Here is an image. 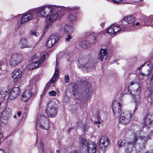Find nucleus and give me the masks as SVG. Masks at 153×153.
<instances>
[{
  "label": "nucleus",
  "mask_w": 153,
  "mask_h": 153,
  "mask_svg": "<svg viewBox=\"0 0 153 153\" xmlns=\"http://www.w3.org/2000/svg\"><path fill=\"white\" fill-rule=\"evenodd\" d=\"M57 105L53 101H50L48 104L46 109V113L48 117L51 118L55 117L57 114Z\"/></svg>",
  "instance_id": "f257e3e1"
},
{
  "label": "nucleus",
  "mask_w": 153,
  "mask_h": 153,
  "mask_svg": "<svg viewBox=\"0 0 153 153\" xmlns=\"http://www.w3.org/2000/svg\"><path fill=\"white\" fill-rule=\"evenodd\" d=\"M50 123L47 117L42 115L38 116L36 123V127H40L45 130H48L50 126Z\"/></svg>",
  "instance_id": "f03ea898"
},
{
  "label": "nucleus",
  "mask_w": 153,
  "mask_h": 153,
  "mask_svg": "<svg viewBox=\"0 0 153 153\" xmlns=\"http://www.w3.org/2000/svg\"><path fill=\"white\" fill-rule=\"evenodd\" d=\"M52 10V6L46 5L37 8L33 10V12L37 15L39 14L42 16L46 17Z\"/></svg>",
  "instance_id": "7ed1b4c3"
},
{
  "label": "nucleus",
  "mask_w": 153,
  "mask_h": 153,
  "mask_svg": "<svg viewBox=\"0 0 153 153\" xmlns=\"http://www.w3.org/2000/svg\"><path fill=\"white\" fill-rule=\"evenodd\" d=\"M23 60V56L19 53H13L11 56L9 61L11 66L14 67L20 64Z\"/></svg>",
  "instance_id": "20e7f679"
},
{
  "label": "nucleus",
  "mask_w": 153,
  "mask_h": 153,
  "mask_svg": "<svg viewBox=\"0 0 153 153\" xmlns=\"http://www.w3.org/2000/svg\"><path fill=\"white\" fill-rule=\"evenodd\" d=\"M138 140L137 136L135 135L131 136L129 141L126 143L125 151L126 153H131L134 148L139 149L136 146Z\"/></svg>",
  "instance_id": "39448f33"
},
{
  "label": "nucleus",
  "mask_w": 153,
  "mask_h": 153,
  "mask_svg": "<svg viewBox=\"0 0 153 153\" xmlns=\"http://www.w3.org/2000/svg\"><path fill=\"white\" fill-rule=\"evenodd\" d=\"M137 85L138 86V88L136 90L131 91V92L133 98L135 103V106L133 111V113L137 110V104L139 102L140 98V93L141 89V87L140 84H138Z\"/></svg>",
  "instance_id": "423d86ee"
},
{
  "label": "nucleus",
  "mask_w": 153,
  "mask_h": 153,
  "mask_svg": "<svg viewBox=\"0 0 153 153\" xmlns=\"http://www.w3.org/2000/svg\"><path fill=\"white\" fill-rule=\"evenodd\" d=\"M132 114L131 111H125L122 112L120 118V123L123 125L127 124L130 120Z\"/></svg>",
  "instance_id": "0eeeda50"
},
{
  "label": "nucleus",
  "mask_w": 153,
  "mask_h": 153,
  "mask_svg": "<svg viewBox=\"0 0 153 153\" xmlns=\"http://www.w3.org/2000/svg\"><path fill=\"white\" fill-rule=\"evenodd\" d=\"M108 140L106 137H102L99 142V152L103 153L106 150V146L108 144Z\"/></svg>",
  "instance_id": "6e6552de"
},
{
  "label": "nucleus",
  "mask_w": 153,
  "mask_h": 153,
  "mask_svg": "<svg viewBox=\"0 0 153 153\" xmlns=\"http://www.w3.org/2000/svg\"><path fill=\"white\" fill-rule=\"evenodd\" d=\"M45 55L44 54L42 56L40 59L37 61L32 62L29 65L28 68L29 70H32L33 69L37 68L44 61L45 59Z\"/></svg>",
  "instance_id": "1a4fd4ad"
},
{
  "label": "nucleus",
  "mask_w": 153,
  "mask_h": 153,
  "mask_svg": "<svg viewBox=\"0 0 153 153\" xmlns=\"http://www.w3.org/2000/svg\"><path fill=\"white\" fill-rule=\"evenodd\" d=\"M121 30H123L120 26L112 25L107 29V33L110 35H115L117 33L120 31ZM123 30H124L123 29Z\"/></svg>",
  "instance_id": "9d476101"
},
{
  "label": "nucleus",
  "mask_w": 153,
  "mask_h": 153,
  "mask_svg": "<svg viewBox=\"0 0 153 153\" xmlns=\"http://www.w3.org/2000/svg\"><path fill=\"white\" fill-rule=\"evenodd\" d=\"M22 75V72L20 69H15L12 72V76L14 82H17L21 78Z\"/></svg>",
  "instance_id": "9b49d317"
},
{
  "label": "nucleus",
  "mask_w": 153,
  "mask_h": 153,
  "mask_svg": "<svg viewBox=\"0 0 153 153\" xmlns=\"http://www.w3.org/2000/svg\"><path fill=\"white\" fill-rule=\"evenodd\" d=\"M20 93V89L19 87H14L12 88L9 92L8 100H13L19 95Z\"/></svg>",
  "instance_id": "f8f14e48"
},
{
  "label": "nucleus",
  "mask_w": 153,
  "mask_h": 153,
  "mask_svg": "<svg viewBox=\"0 0 153 153\" xmlns=\"http://www.w3.org/2000/svg\"><path fill=\"white\" fill-rule=\"evenodd\" d=\"M112 109L114 114L120 113L121 110V105L120 103L116 100L114 101L112 103Z\"/></svg>",
  "instance_id": "ddd939ff"
},
{
  "label": "nucleus",
  "mask_w": 153,
  "mask_h": 153,
  "mask_svg": "<svg viewBox=\"0 0 153 153\" xmlns=\"http://www.w3.org/2000/svg\"><path fill=\"white\" fill-rule=\"evenodd\" d=\"M32 93L30 89L24 90L21 94V100L24 102L27 101L31 97Z\"/></svg>",
  "instance_id": "4468645a"
},
{
  "label": "nucleus",
  "mask_w": 153,
  "mask_h": 153,
  "mask_svg": "<svg viewBox=\"0 0 153 153\" xmlns=\"http://www.w3.org/2000/svg\"><path fill=\"white\" fill-rule=\"evenodd\" d=\"M11 112V110L10 109L6 108L1 114V118L4 120H8L10 117Z\"/></svg>",
  "instance_id": "2eb2a0df"
},
{
  "label": "nucleus",
  "mask_w": 153,
  "mask_h": 153,
  "mask_svg": "<svg viewBox=\"0 0 153 153\" xmlns=\"http://www.w3.org/2000/svg\"><path fill=\"white\" fill-rule=\"evenodd\" d=\"M87 152L88 153H95L96 150L97 145L92 142H88L86 146Z\"/></svg>",
  "instance_id": "dca6fc26"
},
{
  "label": "nucleus",
  "mask_w": 153,
  "mask_h": 153,
  "mask_svg": "<svg viewBox=\"0 0 153 153\" xmlns=\"http://www.w3.org/2000/svg\"><path fill=\"white\" fill-rule=\"evenodd\" d=\"M33 15L30 13H26L23 15L20 19L21 24H23L31 20L33 18Z\"/></svg>",
  "instance_id": "f3484780"
},
{
  "label": "nucleus",
  "mask_w": 153,
  "mask_h": 153,
  "mask_svg": "<svg viewBox=\"0 0 153 153\" xmlns=\"http://www.w3.org/2000/svg\"><path fill=\"white\" fill-rule=\"evenodd\" d=\"M145 124L147 126L150 127L153 123V113L149 114L145 117Z\"/></svg>",
  "instance_id": "a211bd4d"
},
{
  "label": "nucleus",
  "mask_w": 153,
  "mask_h": 153,
  "mask_svg": "<svg viewBox=\"0 0 153 153\" xmlns=\"http://www.w3.org/2000/svg\"><path fill=\"white\" fill-rule=\"evenodd\" d=\"M48 16V20L51 22H53L59 19L60 17V16H59L57 13L53 12L52 9Z\"/></svg>",
  "instance_id": "6ab92c4d"
},
{
  "label": "nucleus",
  "mask_w": 153,
  "mask_h": 153,
  "mask_svg": "<svg viewBox=\"0 0 153 153\" xmlns=\"http://www.w3.org/2000/svg\"><path fill=\"white\" fill-rule=\"evenodd\" d=\"M145 66L147 71H146V75H148L151 72L152 68V65L149 62H146L144 63L143 65H141L139 68H138V69L140 71V70L144 66Z\"/></svg>",
  "instance_id": "aec40b11"
},
{
  "label": "nucleus",
  "mask_w": 153,
  "mask_h": 153,
  "mask_svg": "<svg viewBox=\"0 0 153 153\" xmlns=\"http://www.w3.org/2000/svg\"><path fill=\"white\" fill-rule=\"evenodd\" d=\"M57 63L56 62L53 76L51 79L50 81L47 83V85H48V87L50 86L51 83H53L55 82V81L56 79L58 78L59 71L58 68H57Z\"/></svg>",
  "instance_id": "412c9836"
},
{
  "label": "nucleus",
  "mask_w": 153,
  "mask_h": 153,
  "mask_svg": "<svg viewBox=\"0 0 153 153\" xmlns=\"http://www.w3.org/2000/svg\"><path fill=\"white\" fill-rule=\"evenodd\" d=\"M78 62L79 64L78 66L80 68H87L90 67V63L87 62V61L85 59H80L79 60Z\"/></svg>",
  "instance_id": "4be33fe9"
},
{
  "label": "nucleus",
  "mask_w": 153,
  "mask_h": 153,
  "mask_svg": "<svg viewBox=\"0 0 153 153\" xmlns=\"http://www.w3.org/2000/svg\"><path fill=\"white\" fill-rule=\"evenodd\" d=\"M99 57L101 61L106 59L107 57V53L106 50L102 49L100 50Z\"/></svg>",
  "instance_id": "5701e85b"
},
{
  "label": "nucleus",
  "mask_w": 153,
  "mask_h": 153,
  "mask_svg": "<svg viewBox=\"0 0 153 153\" xmlns=\"http://www.w3.org/2000/svg\"><path fill=\"white\" fill-rule=\"evenodd\" d=\"M142 141V143L139 144V147L140 149L143 148L145 147L144 143H143L145 142L146 140L148 139H150V138L148 136H144L140 135L138 137Z\"/></svg>",
  "instance_id": "b1692460"
},
{
  "label": "nucleus",
  "mask_w": 153,
  "mask_h": 153,
  "mask_svg": "<svg viewBox=\"0 0 153 153\" xmlns=\"http://www.w3.org/2000/svg\"><path fill=\"white\" fill-rule=\"evenodd\" d=\"M123 20L129 24H132L134 22L135 18L133 16L129 15L124 17Z\"/></svg>",
  "instance_id": "393cba45"
},
{
  "label": "nucleus",
  "mask_w": 153,
  "mask_h": 153,
  "mask_svg": "<svg viewBox=\"0 0 153 153\" xmlns=\"http://www.w3.org/2000/svg\"><path fill=\"white\" fill-rule=\"evenodd\" d=\"M72 94L75 96H77L79 94V89L77 85L76 84H73L72 85Z\"/></svg>",
  "instance_id": "a878e982"
},
{
  "label": "nucleus",
  "mask_w": 153,
  "mask_h": 153,
  "mask_svg": "<svg viewBox=\"0 0 153 153\" xmlns=\"http://www.w3.org/2000/svg\"><path fill=\"white\" fill-rule=\"evenodd\" d=\"M79 46L81 49H85L90 47V45L87 41H84L79 43Z\"/></svg>",
  "instance_id": "bb28decb"
},
{
  "label": "nucleus",
  "mask_w": 153,
  "mask_h": 153,
  "mask_svg": "<svg viewBox=\"0 0 153 153\" xmlns=\"http://www.w3.org/2000/svg\"><path fill=\"white\" fill-rule=\"evenodd\" d=\"M19 45L21 48H25L29 47L27 42L25 39H22L20 41Z\"/></svg>",
  "instance_id": "cd10ccee"
},
{
  "label": "nucleus",
  "mask_w": 153,
  "mask_h": 153,
  "mask_svg": "<svg viewBox=\"0 0 153 153\" xmlns=\"http://www.w3.org/2000/svg\"><path fill=\"white\" fill-rule=\"evenodd\" d=\"M59 37V36L58 34H55L50 36L49 37V39H50L53 43L54 44L57 42Z\"/></svg>",
  "instance_id": "c85d7f7f"
},
{
  "label": "nucleus",
  "mask_w": 153,
  "mask_h": 153,
  "mask_svg": "<svg viewBox=\"0 0 153 153\" xmlns=\"http://www.w3.org/2000/svg\"><path fill=\"white\" fill-rule=\"evenodd\" d=\"M74 30V27L73 26L70 25H66L64 28L63 29V30H64L65 32L69 33H72Z\"/></svg>",
  "instance_id": "c756f323"
},
{
  "label": "nucleus",
  "mask_w": 153,
  "mask_h": 153,
  "mask_svg": "<svg viewBox=\"0 0 153 153\" xmlns=\"http://www.w3.org/2000/svg\"><path fill=\"white\" fill-rule=\"evenodd\" d=\"M94 33L91 31L88 32L86 33V36H92V39L94 40L93 41V43H94L98 41V40L96 36L94 35Z\"/></svg>",
  "instance_id": "7c9ffc66"
},
{
  "label": "nucleus",
  "mask_w": 153,
  "mask_h": 153,
  "mask_svg": "<svg viewBox=\"0 0 153 153\" xmlns=\"http://www.w3.org/2000/svg\"><path fill=\"white\" fill-rule=\"evenodd\" d=\"M85 83H86L85 84V91L86 94H87V96H88H88H89V95L90 93V89H91V86L89 84L87 83V82H86Z\"/></svg>",
  "instance_id": "2f4dec72"
},
{
  "label": "nucleus",
  "mask_w": 153,
  "mask_h": 153,
  "mask_svg": "<svg viewBox=\"0 0 153 153\" xmlns=\"http://www.w3.org/2000/svg\"><path fill=\"white\" fill-rule=\"evenodd\" d=\"M79 140L80 143L83 147L86 146L88 142L83 137H80Z\"/></svg>",
  "instance_id": "473e14b6"
},
{
  "label": "nucleus",
  "mask_w": 153,
  "mask_h": 153,
  "mask_svg": "<svg viewBox=\"0 0 153 153\" xmlns=\"http://www.w3.org/2000/svg\"><path fill=\"white\" fill-rule=\"evenodd\" d=\"M76 18V14L75 13L70 14L68 16V19L70 21H75Z\"/></svg>",
  "instance_id": "72a5a7b5"
},
{
  "label": "nucleus",
  "mask_w": 153,
  "mask_h": 153,
  "mask_svg": "<svg viewBox=\"0 0 153 153\" xmlns=\"http://www.w3.org/2000/svg\"><path fill=\"white\" fill-rule=\"evenodd\" d=\"M114 3L119 4L121 3L123 4H130L128 2L123 1V0H111Z\"/></svg>",
  "instance_id": "f704fd0d"
},
{
  "label": "nucleus",
  "mask_w": 153,
  "mask_h": 153,
  "mask_svg": "<svg viewBox=\"0 0 153 153\" xmlns=\"http://www.w3.org/2000/svg\"><path fill=\"white\" fill-rule=\"evenodd\" d=\"M54 44L51 41L50 39H48L46 43V45L48 48H49L52 47Z\"/></svg>",
  "instance_id": "c9c22d12"
},
{
  "label": "nucleus",
  "mask_w": 153,
  "mask_h": 153,
  "mask_svg": "<svg viewBox=\"0 0 153 153\" xmlns=\"http://www.w3.org/2000/svg\"><path fill=\"white\" fill-rule=\"evenodd\" d=\"M148 21L150 22L149 25L153 28V15L150 16Z\"/></svg>",
  "instance_id": "e433bc0d"
},
{
  "label": "nucleus",
  "mask_w": 153,
  "mask_h": 153,
  "mask_svg": "<svg viewBox=\"0 0 153 153\" xmlns=\"http://www.w3.org/2000/svg\"><path fill=\"white\" fill-rule=\"evenodd\" d=\"M39 150L42 153L44 152V146L43 143L41 142L40 143V146L38 148Z\"/></svg>",
  "instance_id": "4c0bfd02"
},
{
  "label": "nucleus",
  "mask_w": 153,
  "mask_h": 153,
  "mask_svg": "<svg viewBox=\"0 0 153 153\" xmlns=\"http://www.w3.org/2000/svg\"><path fill=\"white\" fill-rule=\"evenodd\" d=\"M51 22H50L48 21H47L46 22V26H45V28L46 29H48L49 28H50L51 27L52 25V23H51Z\"/></svg>",
  "instance_id": "58836bf2"
},
{
  "label": "nucleus",
  "mask_w": 153,
  "mask_h": 153,
  "mask_svg": "<svg viewBox=\"0 0 153 153\" xmlns=\"http://www.w3.org/2000/svg\"><path fill=\"white\" fill-rule=\"evenodd\" d=\"M49 94L50 96H55L56 95V93L55 91H52L49 92Z\"/></svg>",
  "instance_id": "ea45409f"
},
{
  "label": "nucleus",
  "mask_w": 153,
  "mask_h": 153,
  "mask_svg": "<svg viewBox=\"0 0 153 153\" xmlns=\"http://www.w3.org/2000/svg\"><path fill=\"white\" fill-rule=\"evenodd\" d=\"M30 33L31 35L36 36H37L38 35V33L36 32V30H32Z\"/></svg>",
  "instance_id": "a19ab883"
},
{
  "label": "nucleus",
  "mask_w": 153,
  "mask_h": 153,
  "mask_svg": "<svg viewBox=\"0 0 153 153\" xmlns=\"http://www.w3.org/2000/svg\"><path fill=\"white\" fill-rule=\"evenodd\" d=\"M149 80L150 84L153 85V73L150 76Z\"/></svg>",
  "instance_id": "79ce46f5"
},
{
  "label": "nucleus",
  "mask_w": 153,
  "mask_h": 153,
  "mask_svg": "<svg viewBox=\"0 0 153 153\" xmlns=\"http://www.w3.org/2000/svg\"><path fill=\"white\" fill-rule=\"evenodd\" d=\"M38 55H37V53H35V54L32 57H31L30 58L31 60H33L34 59H35L36 58L38 57Z\"/></svg>",
  "instance_id": "37998d69"
},
{
  "label": "nucleus",
  "mask_w": 153,
  "mask_h": 153,
  "mask_svg": "<svg viewBox=\"0 0 153 153\" xmlns=\"http://www.w3.org/2000/svg\"><path fill=\"white\" fill-rule=\"evenodd\" d=\"M65 81L66 83H68L69 81V77L68 75H67L65 76Z\"/></svg>",
  "instance_id": "c03bdc74"
},
{
  "label": "nucleus",
  "mask_w": 153,
  "mask_h": 153,
  "mask_svg": "<svg viewBox=\"0 0 153 153\" xmlns=\"http://www.w3.org/2000/svg\"><path fill=\"white\" fill-rule=\"evenodd\" d=\"M83 123L81 121L77 123V125L78 127H81Z\"/></svg>",
  "instance_id": "a18cd8bd"
},
{
  "label": "nucleus",
  "mask_w": 153,
  "mask_h": 153,
  "mask_svg": "<svg viewBox=\"0 0 153 153\" xmlns=\"http://www.w3.org/2000/svg\"><path fill=\"white\" fill-rule=\"evenodd\" d=\"M122 143L123 142L121 140H119L118 142V144L120 147H121L124 144L123 143V144Z\"/></svg>",
  "instance_id": "49530a36"
},
{
  "label": "nucleus",
  "mask_w": 153,
  "mask_h": 153,
  "mask_svg": "<svg viewBox=\"0 0 153 153\" xmlns=\"http://www.w3.org/2000/svg\"><path fill=\"white\" fill-rule=\"evenodd\" d=\"M4 141V139L3 138V135L0 134V144Z\"/></svg>",
  "instance_id": "de8ad7c7"
},
{
  "label": "nucleus",
  "mask_w": 153,
  "mask_h": 153,
  "mask_svg": "<svg viewBox=\"0 0 153 153\" xmlns=\"http://www.w3.org/2000/svg\"><path fill=\"white\" fill-rule=\"evenodd\" d=\"M72 39V38H71V36L70 35H68V36L66 38V41H69V40L70 39Z\"/></svg>",
  "instance_id": "09e8293b"
},
{
  "label": "nucleus",
  "mask_w": 153,
  "mask_h": 153,
  "mask_svg": "<svg viewBox=\"0 0 153 153\" xmlns=\"http://www.w3.org/2000/svg\"><path fill=\"white\" fill-rule=\"evenodd\" d=\"M152 87H149L147 89V91L148 92H149V94H151L150 93V92H152Z\"/></svg>",
  "instance_id": "8fccbe9b"
},
{
  "label": "nucleus",
  "mask_w": 153,
  "mask_h": 153,
  "mask_svg": "<svg viewBox=\"0 0 153 153\" xmlns=\"http://www.w3.org/2000/svg\"><path fill=\"white\" fill-rule=\"evenodd\" d=\"M134 83L133 82H131L129 83V85H128V89L129 91V88L130 87V86L134 85Z\"/></svg>",
  "instance_id": "3c124183"
},
{
  "label": "nucleus",
  "mask_w": 153,
  "mask_h": 153,
  "mask_svg": "<svg viewBox=\"0 0 153 153\" xmlns=\"http://www.w3.org/2000/svg\"><path fill=\"white\" fill-rule=\"evenodd\" d=\"M149 95L150 99L152 101H153V92H152Z\"/></svg>",
  "instance_id": "603ef678"
},
{
  "label": "nucleus",
  "mask_w": 153,
  "mask_h": 153,
  "mask_svg": "<svg viewBox=\"0 0 153 153\" xmlns=\"http://www.w3.org/2000/svg\"><path fill=\"white\" fill-rule=\"evenodd\" d=\"M69 9V7L65 8L64 7H61V10H62V11H63V10H67L68 9Z\"/></svg>",
  "instance_id": "864d4df0"
},
{
  "label": "nucleus",
  "mask_w": 153,
  "mask_h": 153,
  "mask_svg": "<svg viewBox=\"0 0 153 153\" xmlns=\"http://www.w3.org/2000/svg\"><path fill=\"white\" fill-rule=\"evenodd\" d=\"M6 93V91H2V89H0V94L1 95H4Z\"/></svg>",
  "instance_id": "5fc2aeb1"
},
{
  "label": "nucleus",
  "mask_w": 153,
  "mask_h": 153,
  "mask_svg": "<svg viewBox=\"0 0 153 153\" xmlns=\"http://www.w3.org/2000/svg\"><path fill=\"white\" fill-rule=\"evenodd\" d=\"M79 9V7H74L73 8H71V10H77Z\"/></svg>",
  "instance_id": "6e6d98bb"
},
{
  "label": "nucleus",
  "mask_w": 153,
  "mask_h": 153,
  "mask_svg": "<svg viewBox=\"0 0 153 153\" xmlns=\"http://www.w3.org/2000/svg\"><path fill=\"white\" fill-rule=\"evenodd\" d=\"M139 73L142 76H147V75H146V73H143L142 72L139 71Z\"/></svg>",
  "instance_id": "4d7b16f0"
},
{
  "label": "nucleus",
  "mask_w": 153,
  "mask_h": 153,
  "mask_svg": "<svg viewBox=\"0 0 153 153\" xmlns=\"http://www.w3.org/2000/svg\"><path fill=\"white\" fill-rule=\"evenodd\" d=\"M140 24V23L139 22H137L136 23H134V22H133V26H137V25H139Z\"/></svg>",
  "instance_id": "13d9d810"
},
{
  "label": "nucleus",
  "mask_w": 153,
  "mask_h": 153,
  "mask_svg": "<svg viewBox=\"0 0 153 153\" xmlns=\"http://www.w3.org/2000/svg\"><path fill=\"white\" fill-rule=\"evenodd\" d=\"M120 27H121V28H122L124 30H126L125 27L124 25H122V26H120Z\"/></svg>",
  "instance_id": "bf43d9fd"
},
{
  "label": "nucleus",
  "mask_w": 153,
  "mask_h": 153,
  "mask_svg": "<svg viewBox=\"0 0 153 153\" xmlns=\"http://www.w3.org/2000/svg\"><path fill=\"white\" fill-rule=\"evenodd\" d=\"M0 153H5V152L4 150L0 149Z\"/></svg>",
  "instance_id": "052dcab7"
},
{
  "label": "nucleus",
  "mask_w": 153,
  "mask_h": 153,
  "mask_svg": "<svg viewBox=\"0 0 153 153\" xmlns=\"http://www.w3.org/2000/svg\"><path fill=\"white\" fill-rule=\"evenodd\" d=\"M21 114V112L20 111H19L18 112L17 114L19 116H20Z\"/></svg>",
  "instance_id": "680f3d73"
},
{
  "label": "nucleus",
  "mask_w": 153,
  "mask_h": 153,
  "mask_svg": "<svg viewBox=\"0 0 153 153\" xmlns=\"http://www.w3.org/2000/svg\"><path fill=\"white\" fill-rule=\"evenodd\" d=\"M3 64V62L2 61H0V66L2 65Z\"/></svg>",
  "instance_id": "e2e57ef3"
},
{
  "label": "nucleus",
  "mask_w": 153,
  "mask_h": 153,
  "mask_svg": "<svg viewBox=\"0 0 153 153\" xmlns=\"http://www.w3.org/2000/svg\"><path fill=\"white\" fill-rule=\"evenodd\" d=\"M101 26L103 27L104 26V23H102L101 24Z\"/></svg>",
  "instance_id": "0e129e2a"
},
{
  "label": "nucleus",
  "mask_w": 153,
  "mask_h": 153,
  "mask_svg": "<svg viewBox=\"0 0 153 153\" xmlns=\"http://www.w3.org/2000/svg\"><path fill=\"white\" fill-rule=\"evenodd\" d=\"M95 123L96 124H100V121H98L97 122V121L95 122Z\"/></svg>",
  "instance_id": "69168bd1"
},
{
  "label": "nucleus",
  "mask_w": 153,
  "mask_h": 153,
  "mask_svg": "<svg viewBox=\"0 0 153 153\" xmlns=\"http://www.w3.org/2000/svg\"><path fill=\"white\" fill-rule=\"evenodd\" d=\"M73 153H78L76 151H74L73 152Z\"/></svg>",
  "instance_id": "338daca9"
},
{
  "label": "nucleus",
  "mask_w": 153,
  "mask_h": 153,
  "mask_svg": "<svg viewBox=\"0 0 153 153\" xmlns=\"http://www.w3.org/2000/svg\"><path fill=\"white\" fill-rule=\"evenodd\" d=\"M72 129V128H69V130L70 131Z\"/></svg>",
  "instance_id": "774afa93"
}]
</instances>
